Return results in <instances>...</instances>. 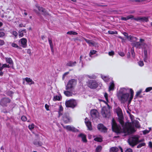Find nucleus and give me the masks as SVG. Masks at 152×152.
Returning <instances> with one entry per match:
<instances>
[{"mask_svg":"<svg viewBox=\"0 0 152 152\" xmlns=\"http://www.w3.org/2000/svg\"><path fill=\"white\" fill-rule=\"evenodd\" d=\"M133 91L132 89L123 88L121 89L118 94V97L122 103H124L128 100L130 103L133 99Z\"/></svg>","mask_w":152,"mask_h":152,"instance_id":"f257e3e1","label":"nucleus"},{"mask_svg":"<svg viewBox=\"0 0 152 152\" xmlns=\"http://www.w3.org/2000/svg\"><path fill=\"white\" fill-rule=\"evenodd\" d=\"M133 126L139 128L140 127L139 122L137 121H132V124L130 123H126L123 127V131L126 134H130L134 133L135 130Z\"/></svg>","mask_w":152,"mask_h":152,"instance_id":"f03ea898","label":"nucleus"},{"mask_svg":"<svg viewBox=\"0 0 152 152\" xmlns=\"http://www.w3.org/2000/svg\"><path fill=\"white\" fill-rule=\"evenodd\" d=\"M132 45L133 47H135L138 49L143 48L144 50H149V47L145 42V40L143 39H140L139 41L138 42L134 41L132 43Z\"/></svg>","mask_w":152,"mask_h":152,"instance_id":"7ed1b4c3","label":"nucleus"},{"mask_svg":"<svg viewBox=\"0 0 152 152\" xmlns=\"http://www.w3.org/2000/svg\"><path fill=\"white\" fill-rule=\"evenodd\" d=\"M144 140H139V137L137 136H133L129 138L128 140V142L129 144L133 147L136 145L138 143L142 142Z\"/></svg>","mask_w":152,"mask_h":152,"instance_id":"20e7f679","label":"nucleus"},{"mask_svg":"<svg viewBox=\"0 0 152 152\" xmlns=\"http://www.w3.org/2000/svg\"><path fill=\"white\" fill-rule=\"evenodd\" d=\"M101 113L102 116L108 118L110 116V107L108 104H107V107H102Z\"/></svg>","mask_w":152,"mask_h":152,"instance_id":"39448f33","label":"nucleus"},{"mask_svg":"<svg viewBox=\"0 0 152 152\" xmlns=\"http://www.w3.org/2000/svg\"><path fill=\"white\" fill-rule=\"evenodd\" d=\"M112 130L115 132L119 133L122 131L121 127L116 124L114 119H112Z\"/></svg>","mask_w":152,"mask_h":152,"instance_id":"423d86ee","label":"nucleus"},{"mask_svg":"<svg viewBox=\"0 0 152 152\" xmlns=\"http://www.w3.org/2000/svg\"><path fill=\"white\" fill-rule=\"evenodd\" d=\"M77 104L76 101L74 99H71L65 102V104L66 107L74 108Z\"/></svg>","mask_w":152,"mask_h":152,"instance_id":"0eeeda50","label":"nucleus"},{"mask_svg":"<svg viewBox=\"0 0 152 152\" xmlns=\"http://www.w3.org/2000/svg\"><path fill=\"white\" fill-rule=\"evenodd\" d=\"M76 81L75 79H72L70 80L69 81L66 87V90L72 91L73 87L76 85Z\"/></svg>","mask_w":152,"mask_h":152,"instance_id":"6e6552de","label":"nucleus"},{"mask_svg":"<svg viewBox=\"0 0 152 152\" xmlns=\"http://www.w3.org/2000/svg\"><path fill=\"white\" fill-rule=\"evenodd\" d=\"M117 113L118 116L119 121L123 127L124 126V122L123 121V117L121 109L118 108L117 110Z\"/></svg>","mask_w":152,"mask_h":152,"instance_id":"1a4fd4ad","label":"nucleus"},{"mask_svg":"<svg viewBox=\"0 0 152 152\" xmlns=\"http://www.w3.org/2000/svg\"><path fill=\"white\" fill-rule=\"evenodd\" d=\"M88 86L91 88H95L98 86V84L96 81L91 80L89 81Z\"/></svg>","mask_w":152,"mask_h":152,"instance_id":"9d476101","label":"nucleus"},{"mask_svg":"<svg viewBox=\"0 0 152 152\" xmlns=\"http://www.w3.org/2000/svg\"><path fill=\"white\" fill-rule=\"evenodd\" d=\"M64 128L68 131H71L73 132H75L78 131V130L72 126L68 125L64 126L63 125Z\"/></svg>","mask_w":152,"mask_h":152,"instance_id":"9b49d317","label":"nucleus"},{"mask_svg":"<svg viewBox=\"0 0 152 152\" xmlns=\"http://www.w3.org/2000/svg\"><path fill=\"white\" fill-rule=\"evenodd\" d=\"M10 102V100L7 98H4L2 99L0 102V104L2 106H6L8 103Z\"/></svg>","mask_w":152,"mask_h":152,"instance_id":"f8f14e48","label":"nucleus"},{"mask_svg":"<svg viewBox=\"0 0 152 152\" xmlns=\"http://www.w3.org/2000/svg\"><path fill=\"white\" fill-rule=\"evenodd\" d=\"M98 129L102 132H105L107 131V128L102 124H99L97 126Z\"/></svg>","mask_w":152,"mask_h":152,"instance_id":"ddd939ff","label":"nucleus"},{"mask_svg":"<svg viewBox=\"0 0 152 152\" xmlns=\"http://www.w3.org/2000/svg\"><path fill=\"white\" fill-rule=\"evenodd\" d=\"M63 120L66 123L70 122V118L68 114H65L63 115Z\"/></svg>","mask_w":152,"mask_h":152,"instance_id":"4468645a","label":"nucleus"},{"mask_svg":"<svg viewBox=\"0 0 152 152\" xmlns=\"http://www.w3.org/2000/svg\"><path fill=\"white\" fill-rule=\"evenodd\" d=\"M85 122L88 130H91L92 129V128L91 122L87 118H85Z\"/></svg>","mask_w":152,"mask_h":152,"instance_id":"2eb2a0df","label":"nucleus"},{"mask_svg":"<svg viewBox=\"0 0 152 152\" xmlns=\"http://www.w3.org/2000/svg\"><path fill=\"white\" fill-rule=\"evenodd\" d=\"M91 115L93 118H95L98 116L99 113L96 110L93 109L91 111Z\"/></svg>","mask_w":152,"mask_h":152,"instance_id":"dca6fc26","label":"nucleus"},{"mask_svg":"<svg viewBox=\"0 0 152 152\" xmlns=\"http://www.w3.org/2000/svg\"><path fill=\"white\" fill-rule=\"evenodd\" d=\"M20 42H21L22 46L23 48H25L26 47L27 45V40L26 39L23 38L20 40Z\"/></svg>","mask_w":152,"mask_h":152,"instance_id":"f3484780","label":"nucleus"},{"mask_svg":"<svg viewBox=\"0 0 152 152\" xmlns=\"http://www.w3.org/2000/svg\"><path fill=\"white\" fill-rule=\"evenodd\" d=\"M89 44L90 46H94L95 45V43L93 41L86 39L85 38H83Z\"/></svg>","mask_w":152,"mask_h":152,"instance_id":"a211bd4d","label":"nucleus"},{"mask_svg":"<svg viewBox=\"0 0 152 152\" xmlns=\"http://www.w3.org/2000/svg\"><path fill=\"white\" fill-rule=\"evenodd\" d=\"M77 64L76 61H69L66 64V66L70 67H73L75 66Z\"/></svg>","mask_w":152,"mask_h":152,"instance_id":"6ab92c4d","label":"nucleus"},{"mask_svg":"<svg viewBox=\"0 0 152 152\" xmlns=\"http://www.w3.org/2000/svg\"><path fill=\"white\" fill-rule=\"evenodd\" d=\"M72 91L70 90H67L66 91H64V94L67 96H71L72 95V93L71 92Z\"/></svg>","mask_w":152,"mask_h":152,"instance_id":"aec40b11","label":"nucleus"},{"mask_svg":"<svg viewBox=\"0 0 152 152\" xmlns=\"http://www.w3.org/2000/svg\"><path fill=\"white\" fill-rule=\"evenodd\" d=\"M25 79L26 81L30 85L34 84V82L32 80L29 78L26 77L25 78Z\"/></svg>","mask_w":152,"mask_h":152,"instance_id":"412c9836","label":"nucleus"},{"mask_svg":"<svg viewBox=\"0 0 152 152\" xmlns=\"http://www.w3.org/2000/svg\"><path fill=\"white\" fill-rule=\"evenodd\" d=\"M79 137L81 138L83 142H86L87 141L86 136L85 135L82 134H80L79 135Z\"/></svg>","mask_w":152,"mask_h":152,"instance_id":"4be33fe9","label":"nucleus"},{"mask_svg":"<svg viewBox=\"0 0 152 152\" xmlns=\"http://www.w3.org/2000/svg\"><path fill=\"white\" fill-rule=\"evenodd\" d=\"M26 30L24 29L23 30H20L19 31V36L20 37H22L23 36V33H26Z\"/></svg>","mask_w":152,"mask_h":152,"instance_id":"5701e85b","label":"nucleus"},{"mask_svg":"<svg viewBox=\"0 0 152 152\" xmlns=\"http://www.w3.org/2000/svg\"><path fill=\"white\" fill-rule=\"evenodd\" d=\"M123 34L127 38H129V37L131 39H132L134 40H136V37L133 36H129L128 34L126 32L124 33Z\"/></svg>","mask_w":152,"mask_h":152,"instance_id":"b1692460","label":"nucleus"},{"mask_svg":"<svg viewBox=\"0 0 152 152\" xmlns=\"http://www.w3.org/2000/svg\"><path fill=\"white\" fill-rule=\"evenodd\" d=\"M147 50H145L143 51L144 54V61L147 62Z\"/></svg>","mask_w":152,"mask_h":152,"instance_id":"393cba45","label":"nucleus"},{"mask_svg":"<svg viewBox=\"0 0 152 152\" xmlns=\"http://www.w3.org/2000/svg\"><path fill=\"white\" fill-rule=\"evenodd\" d=\"M48 41L49 42L50 44V48H51V50L52 52H53L54 50H53V44L52 42V40L51 39H50L49 38L48 39Z\"/></svg>","mask_w":152,"mask_h":152,"instance_id":"a878e982","label":"nucleus"},{"mask_svg":"<svg viewBox=\"0 0 152 152\" xmlns=\"http://www.w3.org/2000/svg\"><path fill=\"white\" fill-rule=\"evenodd\" d=\"M5 60L6 62L10 64H13V61L12 59L10 58H5Z\"/></svg>","mask_w":152,"mask_h":152,"instance_id":"bb28decb","label":"nucleus"},{"mask_svg":"<svg viewBox=\"0 0 152 152\" xmlns=\"http://www.w3.org/2000/svg\"><path fill=\"white\" fill-rule=\"evenodd\" d=\"M10 67L9 65H7L6 64H4L2 65V66H1L0 68V71H1L5 67L10 68Z\"/></svg>","mask_w":152,"mask_h":152,"instance_id":"cd10ccee","label":"nucleus"},{"mask_svg":"<svg viewBox=\"0 0 152 152\" xmlns=\"http://www.w3.org/2000/svg\"><path fill=\"white\" fill-rule=\"evenodd\" d=\"M114 84L113 82L110 83L109 86V90H113L114 89Z\"/></svg>","mask_w":152,"mask_h":152,"instance_id":"c85d7f7f","label":"nucleus"},{"mask_svg":"<svg viewBox=\"0 0 152 152\" xmlns=\"http://www.w3.org/2000/svg\"><path fill=\"white\" fill-rule=\"evenodd\" d=\"M61 99V96H54V98H53V100L54 101H57V100H60Z\"/></svg>","mask_w":152,"mask_h":152,"instance_id":"c756f323","label":"nucleus"},{"mask_svg":"<svg viewBox=\"0 0 152 152\" xmlns=\"http://www.w3.org/2000/svg\"><path fill=\"white\" fill-rule=\"evenodd\" d=\"M118 148L116 147H113L110 149V152H117L118 151Z\"/></svg>","mask_w":152,"mask_h":152,"instance_id":"7c9ffc66","label":"nucleus"},{"mask_svg":"<svg viewBox=\"0 0 152 152\" xmlns=\"http://www.w3.org/2000/svg\"><path fill=\"white\" fill-rule=\"evenodd\" d=\"M34 144L37 146H41L42 145V143L41 142L36 141L34 142Z\"/></svg>","mask_w":152,"mask_h":152,"instance_id":"2f4dec72","label":"nucleus"},{"mask_svg":"<svg viewBox=\"0 0 152 152\" xmlns=\"http://www.w3.org/2000/svg\"><path fill=\"white\" fill-rule=\"evenodd\" d=\"M141 21L142 22H147L148 21V17H141Z\"/></svg>","mask_w":152,"mask_h":152,"instance_id":"473e14b6","label":"nucleus"},{"mask_svg":"<svg viewBox=\"0 0 152 152\" xmlns=\"http://www.w3.org/2000/svg\"><path fill=\"white\" fill-rule=\"evenodd\" d=\"M36 7L40 12H41L43 13L45 12V10L44 8L42 7H40L37 5H36Z\"/></svg>","mask_w":152,"mask_h":152,"instance_id":"72a5a7b5","label":"nucleus"},{"mask_svg":"<svg viewBox=\"0 0 152 152\" xmlns=\"http://www.w3.org/2000/svg\"><path fill=\"white\" fill-rule=\"evenodd\" d=\"M102 147L100 145L98 146L96 149V152H100L102 150Z\"/></svg>","mask_w":152,"mask_h":152,"instance_id":"f704fd0d","label":"nucleus"},{"mask_svg":"<svg viewBox=\"0 0 152 152\" xmlns=\"http://www.w3.org/2000/svg\"><path fill=\"white\" fill-rule=\"evenodd\" d=\"M11 46L13 47L17 48L19 49H21V48L19 47L17 44L15 43H12Z\"/></svg>","mask_w":152,"mask_h":152,"instance_id":"c9c22d12","label":"nucleus"},{"mask_svg":"<svg viewBox=\"0 0 152 152\" xmlns=\"http://www.w3.org/2000/svg\"><path fill=\"white\" fill-rule=\"evenodd\" d=\"M101 77L105 81H107L109 80L108 77L107 76L102 75Z\"/></svg>","mask_w":152,"mask_h":152,"instance_id":"e433bc0d","label":"nucleus"},{"mask_svg":"<svg viewBox=\"0 0 152 152\" xmlns=\"http://www.w3.org/2000/svg\"><path fill=\"white\" fill-rule=\"evenodd\" d=\"M67 34L70 35H77V33L73 31H68Z\"/></svg>","mask_w":152,"mask_h":152,"instance_id":"4c0bfd02","label":"nucleus"},{"mask_svg":"<svg viewBox=\"0 0 152 152\" xmlns=\"http://www.w3.org/2000/svg\"><path fill=\"white\" fill-rule=\"evenodd\" d=\"M94 140L95 141L101 142L102 141V139L100 137H96L94 139Z\"/></svg>","mask_w":152,"mask_h":152,"instance_id":"58836bf2","label":"nucleus"},{"mask_svg":"<svg viewBox=\"0 0 152 152\" xmlns=\"http://www.w3.org/2000/svg\"><path fill=\"white\" fill-rule=\"evenodd\" d=\"M126 17L127 20L130 19H133L134 18V16L132 15H130L127 16Z\"/></svg>","mask_w":152,"mask_h":152,"instance_id":"ea45409f","label":"nucleus"},{"mask_svg":"<svg viewBox=\"0 0 152 152\" xmlns=\"http://www.w3.org/2000/svg\"><path fill=\"white\" fill-rule=\"evenodd\" d=\"M34 124H32L29 125L28 128L30 130H32L34 128Z\"/></svg>","mask_w":152,"mask_h":152,"instance_id":"a19ab883","label":"nucleus"},{"mask_svg":"<svg viewBox=\"0 0 152 152\" xmlns=\"http://www.w3.org/2000/svg\"><path fill=\"white\" fill-rule=\"evenodd\" d=\"M149 130H145L143 131V134H147L151 130V128H149Z\"/></svg>","mask_w":152,"mask_h":152,"instance_id":"79ce46f5","label":"nucleus"},{"mask_svg":"<svg viewBox=\"0 0 152 152\" xmlns=\"http://www.w3.org/2000/svg\"><path fill=\"white\" fill-rule=\"evenodd\" d=\"M96 52V51L95 50L91 51L90 52L89 54L90 56L91 57V56L92 55H93L95 54Z\"/></svg>","mask_w":152,"mask_h":152,"instance_id":"37998d69","label":"nucleus"},{"mask_svg":"<svg viewBox=\"0 0 152 152\" xmlns=\"http://www.w3.org/2000/svg\"><path fill=\"white\" fill-rule=\"evenodd\" d=\"M138 63L139 66H142L144 65V63L142 61H140Z\"/></svg>","mask_w":152,"mask_h":152,"instance_id":"c03bdc74","label":"nucleus"},{"mask_svg":"<svg viewBox=\"0 0 152 152\" xmlns=\"http://www.w3.org/2000/svg\"><path fill=\"white\" fill-rule=\"evenodd\" d=\"M141 17H138L136 18H135L134 17V18H133V19L135 20H136L137 21H140L141 19Z\"/></svg>","mask_w":152,"mask_h":152,"instance_id":"a18cd8bd","label":"nucleus"},{"mask_svg":"<svg viewBox=\"0 0 152 152\" xmlns=\"http://www.w3.org/2000/svg\"><path fill=\"white\" fill-rule=\"evenodd\" d=\"M145 143L144 142L140 143L137 146V148H141L142 146L145 145Z\"/></svg>","mask_w":152,"mask_h":152,"instance_id":"49530a36","label":"nucleus"},{"mask_svg":"<svg viewBox=\"0 0 152 152\" xmlns=\"http://www.w3.org/2000/svg\"><path fill=\"white\" fill-rule=\"evenodd\" d=\"M21 120L24 121H25L27 120V118L26 116H23L21 118Z\"/></svg>","mask_w":152,"mask_h":152,"instance_id":"de8ad7c7","label":"nucleus"},{"mask_svg":"<svg viewBox=\"0 0 152 152\" xmlns=\"http://www.w3.org/2000/svg\"><path fill=\"white\" fill-rule=\"evenodd\" d=\"M152 90V87H149L145 89V91L146 92H148Z\"/></svg>","mask_w":152,"mask_h":152,"instance_id":"09e8293b","label":"nucleus"},{"mask_svg":"<svg viewBox=\"0 0 152 152\" xmlns=\"http://www.w3.org/2000/svg\"><path fill=\"white\" fill-rule=\"evenodd\" d=\"M128 40L130 41L131 42H134V41H136L137 40V38L136 37V39L135 40H134L132 39H130V38L129 37V38H127Z\"/></svg>","mask_w":152,"mask_h":152,"instance_id":"8fccbe9b","label":"nucleus"},{"mask_svg":"<svg viewBox=\"0 0 152 152\" xmlns=\"http://www.w3.org/2000/svg\"><path fill=\"white\" fill-rule=\"evenodd\" d=\"M63 110V108L61 105H60L59 109V112H61Z\"/></svg>","mask_w":152,"mask_h":152,"instance_id":"3c124183","label":"nucleus"},{"mask_svg":"<svg viewBox=\"0 0 152 152\" xmlns=\"http://www.w3.org/2000/svg\"><path fill=\"white\" fill-rule=\"evenodd\" d=\"M4 34V33L0 30V37H3Z\"/></svg>","mask_w":152,"mask_h":152,"instance_id":"603ef678","label":"nucleus"},{"mask_svg":"<svg viewBox=\"0 0 152 152\" xmlns=\"http://www.w3.org/2000/svg\"><path fill=\"white\" fill-rule=\"evenodd\" d=\"M12 34L15 37H16L18 35V33L15 31H13L12 32Z\"/></svg>","mask_w":152,"mask_h":152,"instance_id":"864d4df0","label":"nucleus"},{"mask_svg":"<svg viewBox=\"0 0 152 152\" xmlns=\"http://www.w3.org/2000/svg\"><path fill=\"white\" fill-rule=\"evenodd\" d=\"M141 92H142L140 90L137 91V93L136 95V96H138L141 94Z\"/></svg>","mask_w":152,"mask_h":152,"instance_id":"5fc2aeb1","label":"nucleus"},{"mask_svg":"<svg viewBox=\"0 0 152 152\" xmlns=\"http://www.w3.org/2000/svg\"><path fill=\"white\" fill-rule=\"evenodd\" d=\"M104 96L106 100L108 101V95L107 93H105L104 95Z\"/></svg>","mask_w":152,"mask_h":152,"instance_id":"6e6d98bb","label":"nucleus"},{"mask_svg":"<svg viewBox=\"0 0 152 152\" xmlns=\"http://www.w3.org/2000/svg\"><path fill=\"white\" fill-rule=\"evenodd\" d=\"M108 54L110 56H113L114 54V52L113 51H111L110 52H109L108 53Z\"/></svg>","mask_w":152,"mask_h":152,"instance_id":"4d7b16f0","label":"nucleus"},{"mask_svg":"<svg viewBox=\"0 0 152 152\" xmlns=\"http://www.w3.org/2000/svg\"><path fill=\"white\" fill-rule=\"evenodd\" d=\"M125 152H132V150L131 148H128L126 150Z\"/></svg>","mask_w":152,"mask_h":152,"instance_id":"13d9d810","label":"nucleus"},{"mask_svg":"<svg viewBox=\"0 0 152 152\" xmlns=\"http://www.w3.org/2000/svg\"><path fill=\"white\" fill-rule=\"evenodd\" d=\"M45 107L47 110H49V106L47 104H46L45 105Z\"/></svg>","mask_w":152,"mask_h":152,"instance_id":"bf43d9fd","label":"nucleus"},{"mask_svg":"<svg viewBox=\"0 0 152 152\" xmlns=\"http://www.w3.org/2000/svg\"><path fill=\"white\" fill-rule=\"evenodd\" d=\"M4 44V42L3 40L0 39V45H2Z\"/></svg>","mask_w":152,"mask_h":152,"instance_id":"052dcab7","label":"nucleus"},{"mask_svg":"<svg viewBox=\"0 0 152 152\" xmlns=\"http://www.w3.org/2000/svg\"><path fill=\"white\" fill-rule=\"evenodd\" d=\"M119 55L121 56H124V54L123 52H120L119 53Z\"/></svg>","mask_w":152,"mask_h":152,"instance_id":"680f3d73","label":"nucleus"},{"mask_svg":"<svg viewBox=\"0 0 152 152\" xmlns=\"http://www.w3.org/2000/svg\"><path fill=\"white\" fill-rule=\"evenodd\" d=\"M121 20H127L126 17H122L121 18Z\"/></svg>","mask_w":152,"mask_h":152,"instance_id":"e2e57ef3","label":"nucleus"},{"mask_svg":"<svg viewBox=\"0 0 152 152\" xmlns=\"http://www.w3.org/2000/svg\"><path fill=\"white\" fill-rule=\"evenodd\" d=\"M149 145L151 148H152V142H149Z\"/></svg>","mask_w":152,"mask_h":152,"instance_id":"0e129e2a","label":"nucleus"},{"mask_svg":"<svg viewBox=\"0 0 152 152\" xmlns=\"http://www.w3.org/2000/svg\"><path fill=\"white\" fill-rule=\"evenodd\" d=\"M145 0H134L136 2H140L145 1Z\"/></svg>","mask_w":152,"mask_h":152,"instance_id":"69168bd1","label":"nucleus"},{"mask_svg":"<svg viewBox=\"0 0 152 152\" xmlns=\"http://www.w3.org/2000/svg\"><path fill=\"white\" fill-rule=\"evenodd\" d=\"M69 72H65V73H64L63 75V77H64L66 75L69 74Z\"/></svg>","mask_w":152,"mask_h":152,"instance_id":"338daca9","label":"nucleus"},{"mask_svg":"<svg viewBox=\"0 0 152 152\" xmlns=\"http://www.w3.org/2000/svg\"><path fill=\"white\" fill-rule=\"evenodd\" d=\"M108 33L110 34H114V32L112 31H108Z\"/></svg>","mask_w":152,"mask_h":152,"instance_id":"774afa93","label":"nucleus"}]
</instances>
